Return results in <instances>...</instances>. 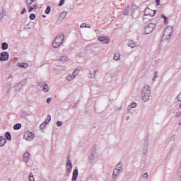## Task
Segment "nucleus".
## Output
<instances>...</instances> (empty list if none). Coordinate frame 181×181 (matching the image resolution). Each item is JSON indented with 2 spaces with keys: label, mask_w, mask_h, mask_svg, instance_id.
Listing matches in <instances>:
<instances>
[{
  "label": "nucleus",
  "mask_w": 181,
  "mask_h": 181,
  "mask_svg": "<svg viewBox=\"0 0 181 181\" xmlns=\"http://www.w3.org/2000/svg\"><path fill=\"white\" fill-rule=\"evenodd\" d=\"M168 19H164V22H165V23H168Z\"/></svg>",
  "instance_id": "13d9d810"
},
{
  "label": "nucleus",
  "mask_w": 181,
  "mask_h": 181,
  "mask_svg": "<svg viewBox=\"0 0 181 181\" xmlns=\"http://www.w3.org/2000/svg\"><path fill=\"white\" fill-rule=\"evenodd\" d=\"M36 18V15H35V13H32L30 15V19L31 21H34V19Z\"/></svg>",
  "instance_id": "473e14b6"
},
{
  "label": "nucleus",
  "mask_w": 181,
  "mask_h": 181,
  "mask_svg": "<svg viewBox=\"0 0 181 181\" xmlns=\"http://www.w3.org/2000/svg\"><path fill=\"white\" fill-rule=\"evenodd\" d=\"M80 28H88L90 29V28H91V26L83 23L81 24Z\"/></svg>",
  "instance_id": "bb28decb"
},
{
  "label": "nucleus",
  "mask_w": 181,
  "mask_h": 181,
  "mask_svg": "<svg viewBox=\"0 0 181 181\" xmlns=\"http://www.w3.org/2000/svg\"><path fill=\"white\" fill-rule=\"evenodd\" d=\"M156 29V24L155 23H148L144 26V33L145 35H150Z\"/></svg>",
  "instance_id": "20e7f679"
},
{
  "label": "nucleus",
  "mask_w": 181,
  "mask_h": 181,
  "mask_svg": "<svg viewBox=\"0 0 181 181\" xmlns=\"http://www.w3.org/2000/svg\"><path fill=\"white\" fill-rule=\"evenodd\" d=\"M1 49H2V50H6L8 49V43L3 42L1 44Z\"/></svg>",
  "instance_id": "393cba45"
},
{
  "label": "nucleus",
  "mask_w": 181,
  "mask_h": 181,
  "mask_svg": "<svg viewBox=\"0 0 181 181\" xmlns=\"http://www.w3.org/2000/svg\"><path fill=\"white\" fill-rule=\"evenodd\" d=\"M113 181H116V180H114Z\"/></svg>",
  "instance_id": "338daca9"
},
{
  "label": "nucleus",
  "mask_w": 181,
  "mask_h": 181,
  "mask_svg": "<svg viewBox=\"0 0 181 181\" xmlns=\"http://www.w3.org/2000/svg\"><path fill=\"white\" fill-rule=\"evenodd\" d=\"M50 121H52V116L47 115L44 123L47 124H49V122H50Z\"/></svg>",
  "instance_id": "5701e85b"
},
{
  "label": "nucleus",
  "mask_w": 181,
  "mask_h": 181,
  "mask_svg": "<svg viewBox=\"0 0 181 181\" xmlns=\"http://www.w3.org/2000/svg\"><path fill=\"white\" fill-rule=\"evenodd\" d=\"M18 66L21 67V69H28V67H29V64L21 63L18 64Z\"/></svg>",
  "instance_id": "a211bd4d"
},
{
  "label": "nucleus",
  "mask_w": 181,
  "mask_h": 181,
  "mask_svg": "<svg viewBox=\"0 0 181 181\" xmlns=\"http://www.w3.org/2000/svg\"><path fill=\"white\" fill-rule=\"evenodd\" d=\"M161 18H162L163 19H168V17H165V16L164 14H162V15H161Z\"/></svg>",
  "instance_id": "09e8293b"
},
{
  "label": "nucleus",
  "mask_w": 181,
  "mask_h": 181,
  "mask_svg": "<svg viewBox=\"0 0 181 181\" xmlns=\"http://www.w3.org/2000/svg\"><path fill=\"white\" fill-rule=\"evenodd\" d=\"M30 157V153L29 152L26 151L23 154V160L25 162V163H28L29 162V158Z\"/></svg>",
  "instance_id": "9b49d317"
},
{
  "label": "nucleus",
  "mask_w": 181,
  "mask_h": 181,
  "mask_svg": "<svg viewBox=\"0 0 181 181\" xmlns=\"http://www.w3.org/2000/svg\"><path fill=\"white\" fill-rule=\"evenodd\" d=\"M98 40H99V42H101V43H103V45H108V43H110V40H111L110 39V37L105 36L99 37Z\"/></svg>",
  "instance_id": "1a4fd4ad"
},
{
  "label": "nucleus",
  "mask_w": 181,
  "mask_h": 181,
  "mask_svg": "<svg viewBox=\"0 0 181 181\" xmlns=\"http://www.w3.org/2000/svg\"><path fill=\"white\" fill-rule=\"evenodd\" d=\"M6 144V139L4 138V136H0V148L5 146Z\"/></svg>",
  "instance_id": "2eb2a0df"
},
{
  "label": "nucleus",
  "mask_w": 181,
  "mask_h": 181,
  "mask_svg": "<svg viewBox=\"0 0 181 181\" xmlns=\"http://www.w3.org/2000/svg\"><path fill=\"white\" fill-rule=\"evenodd\" d=\"M175 135H173V136H171L170 141H175Z\"/></svg>",
  "instance_id": "c03bdc74"
},
{
  "label": "nucleus",
  "mask_w": 181,
  "mask_h": 181,
  "mask_svg": "<svg viewBox=\"0 0 181 181\" xmlns=\"http://www.w3.org/2000/svg\"><path fill=\"white\" fill-rule=\"evenodd\" d=\"M132 18H135V13L134 11L132 12Z\"/></svg>",
  "instance_id": "3c124183"
},
{
  "label": "nucleus",
  "mask_w": 181,
  "mask_h": 181,
  "mask_svg": "<svg viewBox=\"0 0 181 181\" xmlns=\"http://www.w3.org/2000/svg\"><path fill=\"white\" fill-rule=\"evenodd\" d=\"M97 158V153L95 151H93L90 153V156L89 157V163H93L94 160H95V158Z\"/></svg>",
  "instance_id": "9d476101"
},
{
  "label": "nucleus",
  "mask_w": 181,
  "mask_h": 181,
  "mask_svg": "<svg viewBox=\"0 0 181 181\" xmlns=\"http://www.w3.org/2000/svg\"><path fill=\"white\" fill-rule=\"evenodd\" d=\"M8 59H9V53L8 52L0 53V62H6Z\"/></svg>",
  "instance_id": "6e6552de"
},
{
  "label": "nucleus",
  "mask_w": 181,
  "mask_h": 181,
  "mask_svg": "<svg viewBox=\"0 0 181 181\" xmlns=\"http://www.w3.org/2000/svg\"><path fill=\"white\" fill-rule=\"evenodd\" d=\"M62 5H64V0H61L59 4V6H62Z\"/></svg>",
  "instance_id": "58836bf2"
},
{
  "label": "nucleus",
  "mask_w": 181,
  "mask_h": 181,
  "mask_svg": "<svg viewBox=\"0 0 181 181\" xmlns=\"http://www.w3.org/2000/svg\"><path fill=\"white\" fill-rule=\"evenodd\" d=\"M5 138L7 139V141H12V136L9 132L5 133Z\"/></svg>",
  "instance_id": "6ab92c4d"
},
{
  "label": "nucleus",
  "mask_w": 181,
  "mask_h": 181,
  "mask_svg": "<svg viewBox=\"0 0 181 181\" xmlns=\"http://www.w3.org/2000/svg\"><path fill=\"white\" fill-rule=\"evenodd\" d=\"M177 101H181V93H180V94L177 96Z\"/></svg>",
  "instance_id": "a19ab883"
},
{
  "label": "nucleus",
  "mask_w": 181,
  "mask_h": 181,
  "mask_svg": "<svg viewBox=\"0 0 181 181\" xmlns=\"http://www.w3.org/2000/svg\"><path fill=\"white\" fill-rule=\"evenodd\" d=\"M78 176V170L75 169L73 172V175H72V181H76L77 180V177Z\"/></svg>",
  "instance_id": "4468645a"
},
{
  "label": "nucleus",
  "mask_w": 181,
  "mask_h": 181,
  "mask_svg": "<svg viewBox=\"0 0 181 181\" xmlns=\"http://www.w3.org/2000/svg\"><path fill=\"white\" fill-rule=\"evenodd\" d=\"M66 166H73V165L71 164V160H70V159L67 160Z\"/></svg>",
  "instance_id": "f704fd0d"
},
{
  "label": "nucleus",
  "mask_w": 181,
  "mask_h": 181,
  "mask_svg": "<svg viewBox=\"0 0 181 181\" xmlns=\"http://www.w3.org/2000/svg\"><path fill=\"white\" fill-rule=\"evenodd\" d=\"M178 175L179 176H181V167L178 170Z\"/></svg>",
  "instance_id": "8fccbe9b"
},
{
  "label": "nucleus",
  "mask_w": 181,
  "mask_h": 181,
  "mask_svg": "<svg viewBox=\"0 0 181 181\" xmlns=\"http://www.w3.org/2000/svg\"><path fill=\"white\" fill-rule=\"evenodd\" d=\"M156 4H157V6H159L160 5V0H156Z\"/></svg>",
  "instance_id": "a18cd8bd"
},
{
  "label": "nucleus",
  "mask_w": 181,
  "mask_h": 181,
  "mask_svg": "<svg viewBox=\"0 0 181 181\" xmlns=\"http://www.w3.org/2000/svg\"><path fill=\"white\" fill-rule=\"evenodd\" d=\"M75 70H77L78 73H80L81 70H83V67L81 66H78L77 69H76Z\"/></svg>",
  "instance_id": "ea45409f"
},
{
  "label": "nucleus",
  "mask_w": 181,
  "mask_h": 181,
  "mask_svg": "<svg viewBox=\"0 0 181 181\" xmlns=\"http://www.w3.org/2000/svg\"><path fill=\"white\" fill-rule=\"evenodd\" d=\"M9 78H12V75H9L8 79L9 80Z\"/></svg>",
  "instance_id": "bf43d9fd"
},
{
  "label": "nucleus",
  "mask_w": 181,
  "mask_h": 181,
  "mask_svg": "<svg viewBox=\"0 0 181 181\" xmlns=\"http://www.w3.org/2000/svg\"><path fill=\"white\" fill-rule=\"evenodd\" d=\"M155 76H158V71L155 72Z\"/></svg>",
  "instance_id": "052dcab7"
},
{
  "label": "nucleus",
  "mask_w": 181,
  "mask_h": 181,
  "mask_svg": "<svg viewBox=\"0 0 181 181\" xmlns=\"http://www.w3.org/2000/svg\"><path fill=\"white\" fill-rule=\"evenodd\" d=\"M131 12V8L129 6L126 7L123 11V14L127 16Z\"/></svg>",
  "instance_id": "f3484780"
},
{
  "label": "nucleus",
  "mask_w": 181,
  "mask_h": 181,
  "mask_svg": "<svg viewBox=\"0 0 181 181\" xmlns=\"http://www.w3.org/2000/svg\"><path fill=\"white\" fill-rule=\"evenodd\" d=\"M29 177H33V173H30V175H29Z\"/></svg>",
  "instance_id": "6e6d98bb"
},
{
  "label": "nucleus",
  "mask_w": 181,
  "mask_h": 181,
  "mask_svg": "<svg viewBox=\"0 0 181 181\" xmlns=\"http://www.w3.org/2000/svg\"><path fill=\"white\" fill-rule=\"evenodd\" d=\"M57 127H62V125H63V122H60V121H58L57 122Z\"/></svg>",
  "instance_id": "4c0bfd02"
},
{
  "label": "nucleus",
  "mask_w": 181,
  "mask_h": 181,
  "mask_svg": "<svg viewBox=\"0 0 181 181\" xmlns=\"http://www.w3.org/2000/svg\"><path fill=\"white\" fill-rule=\"evenodd\" d=\"M7 93H9V89H8Z\"/></svg>",
  "instance_id": "0e129e2a"
},
{
  "label": "nucleus",
  "mask_w": 181,
  "mask_h": 181,
  "mask_svg": "<svg viewBox=\"0 0 181 181\" xmlns=\"http://www.w3.org/2000/svg\"><path fill=\"white\" fill-rule=\"evenodd\" d=\"M97 73H98V70H95L94 71V76H96Z\"/></svg>",
  "instance_id": "864d4df0"
},
{
  "label": "nucleus",
  "mask_w": 181,
  "mask_h": 181,
  "mask_svg": "<svg viewBox=\"0 0 181 181\" xmlns=\"http://www.w3.org/2000/svg\"><path fill=\"white\" fill-rule=\"evenodd\" d=\"M115 169H119V170H121V172H122V163L119 162Z\"/></svg>",
  "instance_id": "b1692460"
},
{
  "label": "nucleus",
  "mask_w": 181,
  "mask_h": 181,
  "mask_svg": "<svg viewBox=\"0 0 181 181\" xmlns=\"http://www.w3.org/2000/svg\"><path fill=\"white\" fill-rule=\"evenodd\" d=\"M63 42H64V34L59 33L54 40L52 42V47L54 49H59L63 45Z\"/></svg>",
  "instance_id": "f257e3e1"
},
{
  "label": "nucleus",
  "mask_w": 181,
  "mask_h": 181,
  "mask_svg": "<svg viewBox=\"0 0 181 181\" xmlns=\"http://www.w3.org/2000/svg\"><path fill=\"white\" fill-rule=\"evenodd\" d=\"M59 62H67V57L62 56L59 59Z\"/></svg>",
  "instance_id": "cd10ccee"
},
{
  "label": "nucleus",
  "mask_w": 181,
  "mask_h": 181,
  "mask_svg": "<svg viewBox=\"0 0 181 181\" xmlns=\"http://www.w3.org/2000/svg\"><path fill=\"white\" fill-rule=\"evenodd\" d=\"M47 104H50V103H52V98H48L47 99Z\"/></svg>",
  "instance_id": "37998d69"
},
{
  "label": "nucleus",
  "mask_w": 181,
  "mask_h": 181,
  "mask_svg": "<svg viewBox=\"0 0 181 181\" xmlns=\"http://www.w3.org/2000/svg\"><path fill=\"white\" fill-rule=\"evenodd\" d=\"M172 35H173V27L168 26L164 31V36H168L167 39H169Z\"/></svg>",
  "instance_id": "39448f33"
},
{
  "label": "nucleus",
  "mask_w": 181,
  "mask_h": 181,
  "mask_svg": "<svg viewBox=\"0 0 181 181\" xmlns=\"http://www.w3.org/2000/svg\"><path fill=\"white\" fill-rule=\"evenodd\" d=\"M73 78H74V76L72 75H68L66 76L67 81H71V80H73Z\"/></svg>",
  "instance_id": "7c9ffc66"
},
{
  "label": "nucleus",
  "mask_w": 181,
  "mask_h": 181,
  "mask_svg": "<svg viewBox=\"0 0 181 181\" xmlns=\"http://www.w3.org/2000/svg\"><path fill=\"white\" fill-rule=\"evenodd\" d=\"M66 169L68 173H70V172H71V169H73V165H66Z\"/></svg>",
  "instance_id": "a878e982"
},
{
  "label": "nucleus",
  "mask_w": 181,
  "mask_h": 181,
  "mask_svg": "<svg viewBox=\"0 0 181 181\" xmlns=\"http://www.w3.org/2000/svg\"><path fill=\"white\" fill-rule=\"evenodd\" d=\"M2 19H4V13H0V21H1Z\"/></svg>",
  "instance_id": "49530a36"
},
{
  "label": "nucleus",
  "mask_w": 181,
  "mask_h": 181,
  "mask_svg": "<svg viewBox=\"0 0 181 181\" xmlns=\"http://www.w3.org/2000/svg\"><path fill=\"white\" fill-rule=\"evenodd\" d=\"M78 75V71L75 69L72 73V76H74V78H76V76H77Z\"/></svg>",
  "instance_id": "c85d7f7f"
},
{
  "label": "nucleus",
  "mask_w": 181,
  "mask_h": 181,
  "mask_svg": "<svg viewBox=\"0 0 181 181\" xmlns=\"http://www.w3.org/2000/svg\"><path fill=\"white\" fill-rule=\"evenodd\" d=\"M50 11H51L50 6H47L45 11V13L46 15H49V13H50Z\"/></svg>",
  "instance_id": "c756f323"
},
{
  "label": "nucleus",
  "mask_w": 181,
  "mask_h": 181,
  "mask_svg": "<svg viewBox=\"0 0 181 181\" xmlns=\"http://www.w3.org/2000/svg\"><path fill=\"white\" fill-rule=\"evenodd\" d=\"M67 16V13L66 12L62 13L60 15L61 18H63V19H64L65 16Z\"/></svg>",
  "instance_id": "c9c22d12"
},
{
  "label": "nucleus",
  "mask_w": 181,
  "mask_h": 181,
  "mask_svg": "<svg viewBox=\"0 0 181 181\" xmlns=\"http://www.w3.org/2000/svg\"><path fill=\"white\" fill-rule=\"evenodd\" d=\"M128 46L131 47L132 49H134V47H136V43H135L134 41L130 40L128 43Z\"/></svg>",
  "instance_id": "412c9836"
},
{
  "label": "nucleus",
  "mask_w": 181,
  "mask_h": 181,
  "mask_svg": "<svg viewBox=\"0 0 181 181\" xmlns=\"http://www.w3.org/2000/svg\"><path fill=\"white\" fill-rule=\"evenodd\" d=\"M132 8H136V6H135V5L134 6V5H133V6H132Z\"/></svg>",
  "instance_id": "680f3d73"
},
{
  "label": "nucleus",
  "mask_w": 181,
  "mask_h": 181,
  "mask_svg": "<svg viewBox=\"0 0 181 181\" xmlns=\"http://www.w3.org/2000/svg\"><path fill=\"white\" fill-rule=\"evenodd\" d=\"M179 117H181V111H177L175 112V118H179Z\"/></svg>",
  "instance_id": "72a5a7b5"
},
{
  "label": "nucleus",
  "mask_w": 181,
  "mask_h": 181,
  "mask_svg": "<svg viewBox=\"0 0 181 181\" xmlns=\"http://www.w3.org/2000/svg\"><path fill=\"white\" fill-rule=\"evenodd\" d=\"M132 108H136V103H132L127 109L128 112H129V111H131Z\"/></svg>",
  "instance_id": "dca6fc26"
},
{
  "label": "nucleus",
  "mask_w": 181,
  "mask_h": 181,
  "mask_svg": "<svg viewBox=\"0 0 181 181\" xmlns=\"http://www.w3.org/2000/svg\"><path fill=\"white\" fill-rule=\"evenodd\" d=\"M143 177L144 179H148V173H145L144 175H143Z\"/></svg>",
  "instance_id": "79ce46f5"
},
{
  "label": "nucleus",
  "mask_w": 181,
  "mask_h": 181,
  "mask_svg": "<svg viewBox=\"0 0 181 181\" xmlns=\"http://www.w3.org/2000/svg\"><path fill=\"white\" fill-rule=\"evenodd\" d=\"M92 76H93V74L91 72H90V74L88 75V78H91V77H93Z\"/></svg>",
  "instance_id": "603ef678"
},
{
  "label": "nucleus",
  "mask_w": 181,
  "mask_h": 181,
  "mask_svg": "<svg viewBox=\"0 0 181 181\" xmlns=\"http://www.w3.org/2000/svg\"><path fill=\"white\" fill-rule=\"evenodd\" d=\"M180 125H181V123L180 122V123H179V126H180Z\"/></svg>",
  "instance_id": "69168bd1"
},
{
  "label": "nucleus",
  "mask_w": 181,
  "mask_h": 181,
  "mask_svg": "<svg viewBox=\"0 0 181 181\" xmlns=\"http://www.w3.org/2000/svg\"><path fill=\"white\" fill-rule=\"evenodd\" d=\"M126 119H127V121H128V119H129V116H127Z\"/></svg>",
  "instance_id": "4d7b16f0"
},
{
  "label": "nucleus",
  "mask_w": 181,
  "mask_h": 181,
  "mask_svg": "<svg viewBox=\"0 0 181 181\" xmlns=\"http://www.w3.org/2000/svg\"><path fill=\"white\" fill-rule=\"evenodd\" d=\"M37 0H26L25 5L28 6V11L29 13L32 12V11H36L37 9V2H36Z\"/></svg>",
  "instance_id": "7ed1b4c3"
},
{
  "label": "nucleus",
  "mask_w": 181,
  "mask_h": 181,
  "mask_svg": "<svg viewBox=\"0 0 181 181\" xmlns=\"http://www.w3.org/2000/svg\"><path fill=\"white\" fill-rule=\"evenodd\" d=\"M151 98V86L149 85H145L143 88L141 98L144 103L149 101Z\"/></svg>",
  "instance_id": "f03ea898"
},
{
  "label": "nucleus",
  "mask_w": 181,
  "mask_h": 181,
  "mask_svg": "<svg viewBox=\"0 0 181 181\" xmlns=\"http://www.w3.org/2000/svg\"><path fill=\"white\" fill-rule=\"evenodd\" d=\"M46 125H47L46 123L42 122V123L40 124V128L41 129H45Z\"/></svg>",
  "instance_id": "2f4dec72"
},
{
  "label": "nucleus",
  "mask_w": 181,
  "mask_h": 181,
  "mask_svg": "<svg viewBox=\"0 0 181 181\" xmlns=\"http://www.w3.org/2000/svg\"><path fill=\"white\" fill-rule=\"evenodd\" d=\"M156 77H158V75H155V76L153 78V81H155V80H156Z\"/></svg>",
  "instance_id": "5fc2aeb1"
},
{
  "label": "nucleus",
  "mask_w": 181,
  "mask_h": 181,
  "mask_svg": "<svg viewBox=\"0 0 181 181\" xmlns=\"http://www.w3.org/2000/svg\"><path fill=\"white\" fill-rule=\"evenodd\" d=\"M24 138L26 139V141H33V139L35 138V134L27 131L24 133Z\"/></svg>",
  "instance_id": "423d86ee"
},
{
  "label": "nucleus",
  "mask_w": 181,
  "mask_h": 181,
  "mask_svg": "<svg viewBox=\"0 0 181 181\" xmlns=\"http://www.w3.org/2000/svg\"><path fill=\"white\" fill-rule=\"evenodd\" d=\"M42 17L46 18V16L43 15Z\"/></svg>",
  "instance_id": "e2e57ef3"
},
{
  "label": "nucleus",
  "mask_w": 181,
  "mask_h": 181,
  "mask_svg": "<svg viewBox=\"0 0 181 181\" xmlns=\"http://www.w3.org/2000/svg\"><path fill=\"white\" fill-rule=\"evenodd\" d=\"M29 181H35V177H29Z\"/></svg>",
  "instance_id": "de8ad7c7"
},
{
  "label": "nucleus",
  "mask_w": 181,
  "mask_h": 181,
  "mask_svg": "<svg viewBox=\"0 0 181 181\" xmlns=\"http://www.w3.org/2000/svg\"><path fill=\"white\" fill-rule=\"evenodd\" d=\"M156 13V11H152L151 10V8H146L145 10H144V16H155V14Z\"/></svg>",
  "instance_id": "0eeeda50"
},
{
  "label": "nucleus",
  "mask_w": 181,
  "mask_h": 181,
  "mask_svg": "<svg viewBox=\"0 0 181 181\" xmlns=\"http://www.w3.org/2000/svg\"><path fill=\"white\" fill-rule=\"evenodd\" d=\"M22 128V124L20 123H17L13 126V129L15 131H18V129H21Z\"/></svg>",
  "instance_id": "4be33fe9"
},
{
  "label": "nucleus",
  "mask_w": 181,
  "mask_h": 181,
  "mask_svg": "<svg viewBox=\"0 0 181 181\" xmlns=\"http://www.w3.org/2000/svg\"><path fill=\"white\" fill-rule=\"evenodd\" d=\"M114 60L118 61L121 59V54L119 52H115L113 57Z\"/></svg>",
  "instance_id": "aec40b11"
},
{
  "label": "nucleus",
  "mask_w": 181,
  "mask_h": 181,
  "mask_svg": "<svg viewBox=\"0 0 181 181\" xmlns=\"http://www.w3.org/2000/svg\"><path fill=\"white\" fill-rule=\"evenodd\" d=\"M26 13V8H23V10L21 11V15H25Z\"/></svg>",
  "instance_id": "e433bc0d"
},
{
  "label": "nucleus",
  "mask_w": 181,
  "mask_h": 181,
  "mask_svg": "<svg viewBox=\"0 0 181 181\" xmlns=\"http://www.w3.org/2000/svg\"><path fill=\"white\" fill-rule=\"evenodd\" d=\"M39 86H40V87H42V91L44 93H47L49 91V85L45 83H40Z\"/></svg>",
  "instance_id": "f8f14e48"
},
{
  "label": "nucleus",
  "mask_w": 181,
  "mask_h": 181,
  "mask_svg": "<svg viewBox=\"0 0 181 181\" xmlns=\"http://www.w3.org/2000/svg\"><path fill=\"white\" fill-rule=\"evenodd\" d=\"M122 172V171H121V170L115 168L112 175L113 179H117V177H118V175H119V173Z\"/></svg>",
  "instance_id": "ddd939ff"
}]
</instances>
